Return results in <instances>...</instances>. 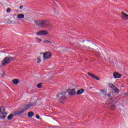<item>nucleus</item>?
Returning <instances> with one entry per match:
<instances>
[{
  "label": "nucleus",
  "mask_w": 128,
  "mask_h": 128,
  "mask_svg": "<svg viewBox=\"0 0 128 128\" xmlns=\"http://www.w3.org/2000/svg\"><path fill=\"white\" fill-rule=\"evenodd\" d=\"M35 24L38 28H52L50 22L48 20H38L35 21Z\"/></svg>",
  "instance_id": "obj_1"
},
{
  "label": "nucleus",
  "mask_w": 128,
  "mask_h": 128,
  "mask_svg": "<svg viewBox=\"0 0 128 128\" xmlns=\"http://www.w3.org/2000/svg\"><path fill=\"white\" fill-rule=\"evenodd\" d=\"M14 60H16V57L6 56L2 60V65L3 66H6L8 64L11 62H14Z\"/></svg>",
  "instance_id": "obj_2"
},
{
  "label": "nucleus",
  "mask_w": 128,
  "mask_h": 128,
  "mask_svg": "<svg viewBox=\"0 0 128 128\" xmlns=\"http://www.w3.org/2000/svg\"><path fill=\"white\" fill-rule=\"evenodd\" d=\"M6 109L4 107H0V118H6V113L4 112Z\"/></svg>",
  "instance_id": "obj_3"
},
{
  "label": "nucleus",
  "mask_w": 128,
  "mask_h": 128,
  "mask_svg": "<svg viewBox=\"0 0 128 128\" xmlns=\"http://www.w3.org/2000/svg\"><path fill=\"white\" fill-rule=\"evenodd\" d=\"M52 58V53L50 52H46L44 54L43 59L44 60H48L49 58Z\"/></svg>",
  "instance_id": "obj_4"
},
{
  "label": "nucleus",
  "mask_w": 128,
  "mask_h": 128,
  "mask_svg": "<svg viewBox=\"0 0 128 128\" xmlns=\"http://www.w3.org/2000/svg\"><path fill=\"white\" fill-rule=\"evenodd\" d=\"M48 34V32L46 30H42L36 33V34H38V36H46V34Z\"/></svg>",
  "instance_id": "obj_5"
},
{
  "label": "nucleus",
  "mask_w": 128,
  "mask_h": 128,
  "mask_svg": "<svg viewBox=\"0 0 128 128\" xmlns=\"http://www.w3.org/2000/svg\"><path fill=\"white\" fill-rule=\"evenodd\" d=\"M58 98L60 100V102H62L66 100V96L62 93H58L57 94Z\"/></svg>",
  "instance_id": "obj_6"
},
{
  "label": "nucleus",
  "mask_w": 128,
  "mask_h": 128,
  "mask_svg": "<svg viewBox=\"0 0 128 128\" xmlns=\"http://www.w3.org/2000/svg\"><path fill=\"white\" fill-rule=\"evenodd\" d=\"M70 96H74L76 94V88L70 89L67 91Z\"/></svg>",
  "instance_id": "obj_7"
},
{
  "label": "nucleus",
  "mask_w": 128,
  "mask_h": 128,
  "mask_svg": "<svg viewBox=\"0 0 128 128\" xmlns=\"http://www.w3.org/2000/svg\"><path fill=\"white\" fill-rule=\"evenodd\" d=\"M122 14V20H128V14L124 13V12H121Z\"/></svg>",
  "instance_id": "obj_8"
},
{
  "label": "nucleus",
  "mask_w": 128,
  "mask_h": 128,
  "mask_svg": "<svg viewBox=\"0 0 128 128\" xmlns=\"http://www.w3.org/2000/svg\"><path fill=\"white\" fill-rule=\"evenodd\" d=\"M88 74L90 76H91V78H95V80H100V78L98 76H96L95 74H92L90 72H88Z\"/></svg>",
  "instance_id": "obj_9"
},
{
  "label": "nucleus",
  "mask_w": 128,
  "mask_h": 128,
  "mask_svg": "<svg viewBox=\"0 0 128 128\" xmlns=\"http://www.w3.org/2000/svg\"><path fill=\"white\" fill-rule=\"evenodd\" d=\"M113 76L114 78H122V74H119L118 72H114Z\"/></svg>",
  "instance_id": "obj_10"
},
{
  "label": "nucleus",
  "mask_w": 128,
  "mask_h": 128,
  "mask_svg": "<svg viewBox=\"0 0 128 128\" xmlns=\"http://www.w3.org/2000/svg\"><path fill=\"white\" fill-rule=\"evenodd\" d=\"M26 112V110L24 109L22 110L21 111L16 112L14 114L15 116H20L22 114H24Z\"/></svg>",
  "instance_id": "obj_11"
},
{
  "label": "nucleus",
  "mask_w": 128,
  "mask_h": 128,
  "mask_svg": "<svg viewBox=\"0 0 128 128\" xmlns=\"http://www.w3.org/2000/svg\"><path fill=\"white\" fill-rule=\"evenodd\" d=\"M84 92V88H81L78 90L76 94L78 95L82 94Z\"/></svg>",
  "instance_id": "obj_12"
},
{
  "label": "nucleus",
  "mask_w": 128,
  "mask_h": 128,
  "mask_svg": "<svg viewBox=\"0 0 128 128\" xmlns=\"http://www.w3.org/2000/svg\"><path fill=\"white\" fill-rule=\"evenodd\" d=\"M18 18L20 19V18H24V14H19L17 16Z\"/></svg>",
  "instance_id": "obj_13"
},
{
  "label": "nucleus",
  "mask_w": 128,
  "mask_h": 128,
  "mask_svg": "<svg viewBox=\"0 0 128 128\" xmlns=\"http://www.w3.org/2000/svg\"><path fill=\"white\" fill-rule=\"evenodd\" d=\"M34 116V114L32 112H28V118H32Z\"/></svg>",
  "instance_id": "obj_14"
},
{
  "label": "nucleus",
  "mask_w": 128,
  "mask_h": 128,
  "mask_svg": "<svg viewBox=\"0 0 128 128\" xmlns=\"http://www.w3.org/2000/svg\"><path fill=\"white\" fill-rule=\"evenodd\" d=\"M12 82L14 84H18V79H14L12 80Z\"/></svg>",
  "instance_id": "obj_15"
},
{
  "label": "nucleus",
  "mask_w": 128,
  "mask_h": 128,
  "mask_svg": "<svg viewBox=\"0 0 128 128\" xmlns=\"http://www.w3.org/2000/svg\"><path fill=\"white\" fill-rule=\"evenodd\" d=\"M8 23L9 24H16V22H14V21L12 22L10 20H8Z\"/></svg>",
  "instance_id": "obj_16"
},
{
  "label": "nucleus",
  "mask_w": 128,
  "mask_h": 128,
  "mask_svg": "<svg viewBox=\"0 0 128 128\" xmlns=\"http://www.w3.org/2000/svg\"><path fill=\"white\" fill-rule=\"evenodd\" d=\"M44 42L45 44H52V42L50 40H46L44 41Z\"/></svg>",
  "instance_id": "obj_17"
},
{
  "label": "nucleus",
  "mask_w": 128,
  "mask_h": 128,
  "mask_svg": "<svg viewBox=\"0 0 128 128\" xmlns=\"http://www.w3.org/2000/svg\"><path fill=\"white\" fill-rule=\"evenodd\" d=\"M106 92H108V90H106V88H104L100 90V92L102 94H106Z\"/></svg>",
  "instance_id": "obj_18"
},
{
  "label": "nucleus",
  "mask_w": 128,
  "mask_h": 128,
  "mask_svg": "<svg viewBox=\"0 0 128 128\" xmlns=\"http://www.w3.org/2000/svg\"><path fill=\"white\" fill-rule=\"evenodd\" d=\"M14 116V115H12V114H11L10 115H9L8 117V119L9 120H12V118Z\"/></svg>",
  "instance_id": "obj_19"
},
{
  "label": "nucleus",
  "mask_w": 128,
  "mask_h": 128,
  "mask_svg": "<svg viewBox=\"0 0 128 128\" xmlns=\"http://www.w3.org/2000/svg\"><path fill=\"white\" fill-rule=\"evenodd\" d=\"M115 92H116L117 94H118L120 92V90L118 89L116 87H115L114 88H113Z\"/></svg>",
  "instance_id": "obj_20"
},
{
  "label": "nucleus",
  "mask_w": 128,
  "mask_h": 128,
  "mask_svg": "<svg viewBox=\"0 0 128 128\" xmlns=\"http://www.w3.org/2000/svg\"><path fill=\"white\" fill-rule=\"evenodd\" d=\"M32 108V105H26L25 106L24 108L25 110H30Z\"/></svg>",
  "instance_id": "obj_21"
},
{
  "label": "nucleus",
  "mask_w": 128,
  "mask_h": 128,
  "mask_svg": "<svg viewBox=\"0 0 128 128\" xmlns=\"http://www.w3.org/2000/svg\"><path fill=\"white\" fill-rule=\"evenodd\" d=\"M37 60H38V63L40 64V62H42V59H40V57H38L37 58Z\"/></svg>",
  "instance_id": "obj_22"
},
{
  "label": "nucleus",
  "mask_w": 128,
  "mask_h": 128,
  "mask_svg": "<svg viewBox=\"0 0 128 128\" xmlns=\"http://www.w3.org/2000/svg\"><path fill=\"white\" fill-rule=\"evenodd\" d=\"M42 84L40 83L37 85V86L38 88H42Z\"/></svg>",
  "instance_id": "obj_23"
},
{
  "label": "nucleus",
  "mask_w": 128,
  "mask_h": 128,
  "mask_svg": "<svg viewBox=\"0 0 128 128\" xmlns=\"http://www.w3.org/2000/svg\"><path fill=\"white\" fill-rule=\"evenodd\" d=\"M110 88H116V86H114V85L112 84H110Z\"/></svg>",
  "instance_id": "obj_24"
},
{
  "label": "nucleus",
  "mask_w": 128,
  "mask_h": 128,
  "mask_svg": "<svg viewBox=\"0 0 128 128\" xmlns=\"http://www.w3.org/2000/svg\"><path fill=\"white\" fill-rule=\"evenodd\" d=\"M36 42H42V40H40L38 38H36Z\"/></svg>",
  "instance_id": "obj_25"
},
{
  "label": "nucleus",
  "mask_w": 128,
  "mask_h": 128,
  "mask_svg": "<svg viewBox=\"0 0 128 128\" xmlns=\"http://www.w3.org/2000/svg\"><path fill=\"white\" fill-rule=\"evenodd\" d=\"M11 9L10 8H8L6 10L7 12H10Z\"/></svg>",
  "instance_id": "obj_26"
},
{
  "label": "nucleus",
  "mask_w": 128,
  "mask_h": 128,
  "mask_svg": "<svg viewBox=\"0 0 128 128\" xmlns=\"http://www.w3.org/2000/svg\"><path fill=\"white\" fill-rule=\"evenodd\" d=\"M114 105H112V106H111V110H114Z\"/></svg>",
  "instance_id": "obj_27"
},
{
  "label": "nucleus",
  "mask_w": 128,
  "mask_h": 128,
  "mask_svg": "<svg viewBox=\"0 0 128 128\" xmlns=\"http://www.w3.org/2000/svg\"><path fill=\"white\" fill-rule=\"evenodd\" d=\"M36 118H38V120H40V116H39V115L37 114V115L36 116Z\"/></svg>",
  "instance_id": "obj_28"
},
{
  "label": "nucleus",
  "mask_w": 128,
  "mask_h": 128,
  "mask_svg": "<svg viewBox=\"0 0 128 128\" xmlns=\"http://www.w3.org/2000/svg\"><path fill=\"white\" fill-rule=\"evenodd\" d=\"M23 8H24V6H20V10H22Z\"/></svg>",
  "instance_id": "obj_29"
},
{
  "label": "nucleus",
  "mask_w": 128,
  "mask_h": 128,
  "mask_svg": "<svg viewBox=\"0 0 128 128\" xmlns=\"http://www.w3.org/2000/svg\"><path fill=\"white\" fill-rule=\"evenodd\" d=\"M106 96H110V94H106Z\"/></svg>",
  "instance_id": "obj_30"
},
{
  "label": "nucleus",
  "mask_w": 128,
  "mask_h": 128,
  "mask_svg": "<svg viewBox=\"0 0 128 128\" xmlns=\"http://www.w3.org/2000/svg\"><path fill=\"white\" fill-rule=\"evenodd\" d=\"M16 56H18V55H16Z\"/></svg>",
  "instance_id": "obj_31"
}]
</instances>
